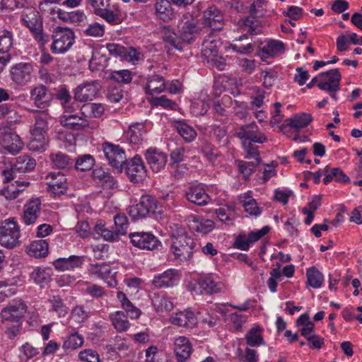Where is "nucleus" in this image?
<instances>
[{
  "instance_id": "obj_1",
  "label": "nucleus",
  "mask_w": 362,
  "mask_h": 362,
  "mask_svg": "<svg viewBox=\"0 0 362 362\" xmlns=\"http://www.w3.org/2000/svg\"><path fill=\"white\" fill-rule=\"evenodd\" d=\"M180 35L169 27L165 26L160 31V36L164 42V47L169 54L175 51H182L186 45L191 43L198 33H208L207 28H200L197 20L189 13L184 14L179 25Z\"/></svg>"
},
{
  "instance_id": "obj_2",
  "label": "nucleus",
  "mask_w": 362,
  "mask_h": 362,
  "mask_svg": "<svg viewBox=\"0 0 362 362\" xmlns=\"http://www.w3.org/2000/svg\"><path fill=\"white\" fill-rule=\"evenodd\" d=\"M28 307L21 299L10 302L1 312V322L5 334L9 339L17 337L22 329L23 317Z\"/></svg>"
},
{
  "instance_id": "obj_3",
  "label": "nucleus",
  "mask_w": 362,
  "mask_h": 362,
  "mask_svg": "<svg viewBox=\"0 0 362 362\" xmlns=\"http://www.w3.org/2000/svg\"><path fill=\"white\" fill-rule=\"evenodd\" d=\"M24 25L30 29L35 39L45 45L49 41V36L42 32V23L37 11L33 7L24 9L21 15Z\"/></svg>"
},
{
  "instance_id": "obj_4",
  "label": "nucleus",
  "mask_w": 362,
  "mask_h": 362,
  "mask_svg": "<svg viewBox=\"0 0 362 362\" xmlns=\"http://www.w3.org/2000/svg\"><path fill=\"white\" fill-rule=\"evenodd\" d=\"M52 42L50 50L53 54H64L74 45L75 35L71 29L66 27L57 26L53 29L51 35Z\"/></svg>"
},
{
  "instance_id": "obj_5",
  "label": "nucleus",
  "mask_w": 362,
  "mask_h": 362,
  "mask_svg": "<svg viewBox=\"0 0 362 362\" xmlns=\"http://www.w3.org/2000/svg\"><path fill=\"white\" fill-rule=\"evenodd\" d=\"M20 228L13 220L7 219L0 225V245L13 249L20 245Z\"/></svg>"
},
{
  "instance_id": "obj_6",
  "label": "nucleus",
  "mask_w": 362,
  "mask_h": 362,
  "mask_svg": "<svg viewBox=\"0 0 362 362\" xmlns=\"http://www.w3.org/2000/svg\"><path fill=\"white\" fill-rule=\"evenodd\" d=\"M108 164L118 173H121L127 161L126 153L119 145L105 141L102 144Z\"/></svg>"
},
{
  "instance_id": "obj_7",
  "label": "nucleus",
  "mask_w": 362,
  "mask_h": 362,
  "mask_svg": "<svg viewBox=\"0 0 362 362\" xmlns=\"http://www.w3.org/2000/svg\"><path fill=\"white\" fill-rule=\"evenodd\" d=\"M194 240L186 233L173 236L171 250L175 259L180 262L189 260L192 256Z\"/></svg>"
},
{
  "instance_id": "obj_8",
  "label": "nucleus",
  "mask_w": 362,
  "mask_h": 362,
  "mask_svg": "<svg viewBox=\"0 0 362 362\" xmlns=\"http://www.w3.org/2000/svg\"><path fill=\"white\" fill-rule=\"evenodd\" d=\"M156 200L150 195L142 196L138 203L130 206L128 214L133 221L145 218L151 211L156 208Z\"/></svg>"
},
{
  "instance_id": "obj_9",
  "label": "nucleus",
  "mask_w": 362,
  "mask_h": 362,
  "mask_svg": "<svg viewBox=\"0 0 362 362\" xmlns=\"http://www.w3.org/2000/svg\"><path fill=\"white\" fill-rule=\"evenodd\" d=\"M34 71L33 65L30 63H18L10 69V78L18 86H23L31 81Z\"/></svg>"
},
{
  "instance_id": "obj_10",
  "label": "nucleus",
  "mask_w": 362,
  "mask_h": 362,
  "mask_svg": "<svg viewBox=\"0 0 362 362\" xmlns=\"http://www.w3.org/2000/svg\"><path fill=\"white\" fill-rule=\"evenodd\" d=\"M0 143L5 150L13 155L18 153L23 147V142L19 136L6 127L0 129Z\"/></svg>"
},
{
  "instance_id": "obj_11",
  "label": "nucleus",
  "mask_w": 362,
  "mask_h": 362,
  "mask_svg": "<svg viewBox=\"0 0 362 362\" xmlns=\"http://www.w3.org/2000/svg\"><path fill=\"white\" fill-rule=\"evenodd\" d=\"M132 244L140 249L153 250L161 246V243L151 233L135 232L129 234Z\"/></svg>"
},
{
  "instance_id": "obj_12",
  "label": "nucleus",
  "mask_w": 362,
  "mask_h": 362,
  "mask_svg": "<svg viewBox=\"0 0 362 362\" xmlns=\"http://www.w3.org/2000/svg\"><path fill=\"white\" fill-rule=\"evenodd\" d=\"M235 134L241 141L263 144L267 140L266 136L259 131L255 122L240 126L237 129Z\"/></svg>"
},
{
  "instance_id": "obj_13",
  "label": "nucleus",
  "mask_w": 362,
  "mask_h": 362,
  "mask_svg": "<svg viewBox=\"0 0 362 362\" xmlns=\"http://www.w3.org/2000/svg\"><path fill=\"white\" fill-rule=\"evenodd\" d=\"M124 166L127 175L133 182H141L146 176V167L140 156H136L129 160H127Z\"/></svg>"
},
{
  "instance_id": "obj_14",
  "label": "nucleus",
  "mask_w": 362,
  "mask_h": 362,
  "mask_svg": "<svg viewBox=\"0 0 362 362\" xmlns=\"http://www.w3.org/2000/svg\"><path fill=\"white\" fill-rule=\"evenodd\" d=\"M223 286L221 282L216 281L212 276H204L197 279L192 290L197 295L213 294L221 292Z\"/></svg>"
},
{
  "instance_id": "obj_15",
  "label": "nucleus",
  "mask_w": 362,
  "mask_h": 362,
  "mask_svg": "<svg viewBox=\"0 0 362 362\" xmlns=\"http://www.w3.org/2000/svg\"><path fill=\"white\" fill-rule=\"evenodd\" d=\"M320 79L318 88L320 90L327 91H338L341 78L338 69H331L327 72L320 74Z\"/></svg>"
},
{
  "instance_id": "obj_16",
  "label": "nucleus",
  "mask_w": 362,
  "mask_h": 362,
  "mask_svg": "<svg viewBox=\"0 0 362 362\" xmlns=\"http://www.w3.org/2000/svg\"><path fill=\"white\" fill-rule=\"evenodd\" d=\"M100 88L101 86L98 81L84 83L75 89L74 98L79 102L93 100Z\"/></svg>"
},
{
  "instance_id": "obj_17",
  "label": "nucleus",
  "mask_w": 362,
  "mask_h": 362,
  "mask_svg": "<svg viewBox=\"0 0 362 362\" xmlns=\"http://www.w3.org/2000/svg\"><path fill=\"white\" fill-rule=\"evenodd\" d=\"M203 24L204 28L208 29V33L220 30L223 25V16L217 8L209 7L203 13Z\"/></svg>"
},
{
  "instance_id": "obj_18",
  "label": "nucleus",
  "mask_w": 362,
  "mask_h": 362,
  "mask_svg": "<svg viewBox=\"0 0 362 362\" xmlns=\"http://www.w3.org/2000/svg\"><path fill=\"white\" fill-rule=\"evenodd\" d=\"M47 190L54 196L64 194L67 189L66 178L62 173L52 172L45 177Z\"/></svg>"
},
{
  "instance_id": "obj_19",
  "label": "nucleus",
  "mask_w": 362,
  "mask_h": 362,
  "mask_svg": "<svg viewBox=\"0 0 362 362\" xmlns=\"http://www.w3.org/2000/svg\"><path fill=\"white\" fill-rule=\"evenodd\" d=\"M89 271L91 274L103 279L110 287L117 286L116 272L112 269L109 264L105 263L92 264L90 265Z\"/></svg>"
},
{
  "instance_id": "obj_20",
  "label": "nucleus",
  "mask_w": 362,
  "mask_h": 362,
  "mask_svg": "<svg viewBox=\"0 0 362 362\" xmlns=\"http://www.w3.org/2000/svg\"><path fill=\"white\" fill-rule=\"evenodd\" d=\"M145 158L149 167L155 173L163 170L168 160L167 155L156 148L148 149L146 151Z\"/></svg>"
},
{
  "instance_id": "obj_21",
  "label": "nucleus",
  "mask_w": 362,
  "mask_h": 362,
  "mask_svg": "<svg viewBox=\"0 0 362 362\" xmlns=\"http://www.w3.org/2000/svg\"><path fill=\"white\" fill-rule=\"evenodd\" d=\"M179 280V272L176 269H170L162 274L155 276L152 281V284L156 288H167L173 286L177 284Z\"/></svg>"
},
{
  "instance_id": "obj_22",
  "label": "nucleus",
  "mask_w": 362,
  "mask_h": 362,
  "mask_svg": "<svg viewBox=\"0 0 362 362\" xmlns=\"http://www.w3.org/2000/svg\"><path fill=\"white\" fill-rule=\"evenodd\" d=\"M60 122L62 126L73 130H81L89 126L86 118L71 114V112H65L60 117Z\"/></svg>"
},
{
  "instance_id": "obj_23",
  "label": "nucleus",
  "mask_w": 362,
  "mask_h": 362,
  "mask_svg": "<svg viewBox=\"0 0 362 362\" xmlns=\"http://www.w3.org/2000/svg\"><path fill=\"white\" fill-rule=\"evenodd\" d=\"M30 98L33 100L35 105L39 108L47 107L52 99L51 93L43 85L35 86L30 91Z\"/></svg>"
},
{
  "instance_id": "obj_24",
  "label": "nucleus",
  "mask_w": 362,
  "mask_h": 362,
  "mask_svg": "<svg viewBox=\"0 0 362 362\" xmlns=\"http://www.w3.org/2000/svg\"><path fill=\"white\" fill-rule=\"evenodd\" d=\"M41 210V202L39 199L30 200L24 206L23 221L29 226L35 223Z\"/></svg>"
},
{
  "instance_id": "obj_25",
  "label": "nucleus",
  "mask_w": 362,
  "mask_h": 362,
  "mask_svg": "<svg viewBox=\"0 0 362 362\" xmlns=\"http://www.w3.org/2000/svg\"><path fill=\"white\" fill-rule=\"evenodd\" d=\"M177 362H186L192 351V345L185 337H179L175 340V348Z\"/></svg>"
},
{
  "instance_id": "obj_26",
  "label": "nucleus",
  "mask_w": 362,
  "mask_h": 362,
  "mask_svg": "<svg viewBox=\"0 0 362 362\" xmlns=\"http://www.w3.org/2000/svg\"><path fill=\"white\" fill-rule=\"evenodd\" d=\"M185 221L190 229L204 234L209 233L214 228V223L211 221L200 218L194 214L186 216Z\"/></svg>"
},
{
  "instance_id": "obj_27",
  "label": "nucleus",
  "mask_w": 362,
  "mask_h": 362,
  "mask_svg": "<svg viewBox=\"0 0 362 362\" xmlns=\"http://www.w3.org/2000/svg\"><path fill=\"white\" fill-rule=\"evenodd\" d=\"M221 45L218 37L214 35H209L202 42V54L209 62L215 59L218 54V46Z\"/></svg>"
},
{
  "instance_id": "obj_28",
  "label": "nucleus",
  "mask_w": 362,
  "mask_h": 362,
  "mask_svg": "<svg viewBox=\"0 0 362 362\" xmlns=\"http://www.w3.org/2000/svg\"><path fill=\"white\" fill-rule=\"evenodd\" d=\"M84 259L81 256L71 255L68 258H58L53 262L54 268L60 272L74 270L81 267Z\"/></svg>"
},
{
  "instance_id": "obj_29",
  "label": "nucleus",
  "mask_w": 362,
  "mask_h": 362,
  "mask_svg": "<svg viewBox=\"0 0 362 362\" xmlns=\"http://www.w3.org/2000/svg\"><path fill=\"white\" fill-rule=\"evenodd\" d=\"M170 322L179 327L193 328L197 323V319L192 311L185 310L173 315Z\"/></svg>"
},
{
  "instance_id": "obj_30",
  "label": "nucleus",
  "mask_w": 362,
  "mask_h": 362,
  "mask_svg": "<svg viewBox=\"0 0 362 362\" xmlns=\"http://www.w3.org/2000/svg\"><path fill=\"white\" fill-rule=\"evenodd\" d=\"M186 199L194 204L204 206L209 202V197L204 188L197 185L189 187L185 192Z\"/></svg>"
},
{
  "instance_id": "obj_31",
  "label": "nucleus",
  "mask_w": 362,
  "mask_h": 362,
  "mask_svg": "<svg viewBox=\"0 0 362 362\" xmlns=\"http://www.w3.org/2000/svg\"><path fill=\"white\" fill-rule=\"evenodd\" d=\"M156 15L163 21H168L174 17L171 3L168 0H157L155 3Z\"/></svg>"
},
{
  "instance_id": "obj_32",
  "label": "nucleus",
  "mask_w": 362,
  "mask_h": 362,
  "mask_svg": "<svg viewBox=\"0 0 362 362\" xmlns=\"http://www.w3.org/2000/svg\"><path fill=\"white\" fill-rule=\"evenodd\" d=\"M165 89V80L163 76L153 75L148 78L145 91L148 95L159 94Z\"/></svg>"
},
{
  "instance_id": "obj_33",
  "label": "nucleus",
  "mask_w": 362,
  "mask_h": 362,
  "mask_svg": "<svg viewBox=\"0 0 362 362\" xmlns=\"http://www.w3.org/2000/svg\"><path fill=\"white\" fill-rule=\"evenodd\" d=\"M312 121L313 117L310 114L302 112L287 119L286 122V126L298 131L307 127Z\"/></svg>"
},
{
  "instance_id": "obj_34",
  "label": "nucleus",
  "mask_w": 362,
  "mask_h": 362,
  "mask_svg": "<svg viewBox=\"0 0 362 362\" xmlns=\"http://www.w3.org/2000/svg\"><path fill=\"white\" fill-rule=\"evenodd\" d=\"M48 139L46 135L42 133L31 132V139L28 144V148L32 151L43 152L46 150Z\"/></svg>"
},
{
  "instance_id": "obj_35",
  "label": "nucleus",
  "mask_w": 362,
  "mask_h": 362,
  "mask_svg": "<svg viewBox=\"0 0 362 362\" xmlns=\"http://www.w3.org/2000/svg\"><path fill=\"white\" fill-rule=\"evenodd\" d=\"M52 165L59 169H70L74 165V160L66 153L62 152L52 153L50 155Z\"/></svg>"
},
{
  "instance_id": "obj_36",
  "label": "nucleus",
  "mask_w": 362,
  "mask_h": 362,
  "mask_svg": "<svg viewBox=\"0 0 362 362\" xmlns=\"http://www.w3.org/2000/svg\"><path fill=\"white\" fill-rule=\"evenodd\" d=\"M48 252V243L45 240L33 241L28 247V253L33 257L40 258L45 257Z\"/></svg>"
},
{
  "instance_id": "obj_37",
  "label": "nucleus",
  "mask_w": 362,
  "mask_h": 362,
  "mask_svg": "<svg viewBox=\"0 0 362 362\" xmlns=\"http://www.w3.org/2000/svg\"><path fill=\"white\" fill-rule=\"evenodd\" d=\"M13 165L14 170H17L19 173H23L33 170L36 166V161L28 155H22L16 158Z\"/></svg>"
},
{
  "instance_id": "obj_38",
  "label": "nucleus",
  "mask_w": 362,
  "mask_h": 362,
  "mask_svg": "<svg viewBox=\"0 0 362 362\" xmlns=\"http://www.w3.org/2000/svg\"><path fill=\"white\" fill-rule=\"evenodd\" d=\"M35 123L33 129L31 130L32 132L42 133V134H47V119L49 115L47 111H37L35 113Z\"/></svg>"
},
{
  "instance_id": "obj_39",
  "label": "nucleus",
  "mask_w": 362,
  "mask_h": 362,
  "mask_svg": "<svg viewBox=\"0 0 362 362\" xmlns=\"http://www.w3.org/2000/svg\"><path fill=\"white\" fill-rule=\"evenodd\" d=\"M177 132L186 142H192L197 137L196 130L187 123L179 121L175 123Z\"/></svg>"
},
{
  "instance_id": "obj_40",
  "label": "nucleus",
  "mask_w": 362,
  "mask_h": 362,
  "mask_svg": "<svg viewBox=\"0 0 362 362\" xmlns=\"http://www.w3.org/2000/svg\"><path fill=\"white\" fill-rule=\"evenodd\" d=\"M145 134L144 125L136 123L129 126L127 135L131 143L136 144L144 139Z\"/></svg>"
},
{
  "instance_id": "obj_41",
  "label": "nucleus",
  "mask_w": 362,
  "mask_h": 362,
  "mask_svg": "<svg viewBox=\"0 0 362 362\" xmlns=\"http://www.w3.org/2000/svg\"><path fill=\"white\" fill-rule=\"evenodd\" d=\"M110 318L114 327L118 332L126 331L129 327L127 317L122 311H117L110 315Z\"/></svg>"
},
{
  "instance_id": "obj_42",
  "label": "nucleus",
  "mask_w": 362,
  "mask_h": 362,
  "mask_svg": "<svg viewBox=\"0 0 362 362\" xmlns=\"http://www.w3.org/2000/svg\"><path fill=\"white\" fill-rule=\"evenodd\" d=\"M308 284L314 288H320L324 281L322 274L315 267L308 269L306 272Z\"/></svg>"
},
{
  "instance_id": "obj_43",
  "label": "nucleus",
  "mask_w": 362,
  "mask_h": 362,
  "mask_svg": "<svg viewBox=\"0 0 362 362\" xmlns=\"http://www.w3.org/2000/svg\"><path fill=\"white\" fill-rule=\"evenodd\" d=\"M240 27L243 31L251 35H257L262 32V26L259 20L255 17H248L243 21Z\"/></svg>"
},
{
  "instance_id": "obj_44",
  "label": "nucleus",
  "mask_w": 362,
  "mask_h": 362,
  "mask_svg": "<svg viewBox=\"0 0 362 362\" xmlns=\"http://www.w3.org/2000/svg\"><path fill=\"white\" fill-rule=\"evenodd\" d=\"M284 45L279 40H271L262 48V52L271 57L281 54L284 52Z\"/></svg>"
},
{
  "instance_id": "obj_45",
  "label": "nucleus",
  "mask_w": 362,
  "mask_h": 362,
  "mask_svg": "<svg viewBox=\"0 0 362 362\" xmlns=\"http://www.w3.org/2000/svg\"><path fill=\"white\" fill-rule=\"evenodd\" d=\"M245 339L247 344L250 346H258L264 344L259 327L251 328L246 334Z\"/></svg>"
},
{
  "instance_id": "obj_46",
  "label": "nucleus",
  "mask_w": 362,
  "mask_h": 362,
  "mask_svg": "<svg viewBox=\"0 0 362 362\" xmlns=\"http://www.w3.org/2000/svg\"><path fill=\"white\" fill-rule=\"evenodd\" d=\"M215 213L219 220L226 224H233V215L235 213L233 205H226L216 209Z\"/></svg>"
},
{
  "instance_id": "obj_47",
  "label": "nucleus",
  "mask_w": 362,
  "mask_h": 362,
  "mask_svg": "<svg viewBox=\"0 0 362 362\" xmlns=\"http://www.w3.org/2000/svg\"><path fill=\"white\" fill-rule=\"evenodd\" d=\"M13 33L7 30H3L0 35V53L9 54L8 52L13 47Z\"/></svg>"
},
{
  "instance_id": "obj_48",
  "label": "nucleus",
  "mask_w": 362,
  "mask_h": 362,
  "mask_svg": "<svg viewBox=\"0 0 362 362\" xmlns=\"http://www.w3.org/2000/svg\"><path fill=\"white\" fill-rule=\"evenodd\" d=\"M152 304L158 311H170L173 308L171 300L164 296H156L152 299Z\"/></svg>"
},
{
  "instance_id": "obj_49",
  "label": "nucleus",
  "mask_w": 362,
  "mask_h": 362,
  "mask_svg": "<svg viewBox=\"0 0 362 362\" xmlns=\"http://www.w3.org/2000/svg\"><path fill=\"white\" fill-rule=\"evenodd\" d=\"M23 191V188H20L15 182H8L0 189V195L8 200H13Z\"/></svg>"
},
{
  "instance_id": "obj_50",
  "label": "nucleus",
  "mask_w": 362,
  "mask_h": 362,
  "mask_svg": "<svg viewBox=\"0 0 362 362\" xmlns=\"http://www.w3.org/2000/svg\"><path fill=\"white\" fill-rule=\"evenodd\" d=\"M30 277L33 281L40 286L44 287L47 285L51 279V276L45 269L37 268L30 274Z\"/></svg>"
},
{
  "instance_id": "obj_51",
  "label": "nucleus",
  "mask_w": 362,
  "mask_h": 362,
  "mask_svg": "<svg viewBox=\"0 0 362 362\" xmlns=\"http://www.w3.org/2000/svg\"><path fill=\"white\" fill-rule=\"evenodd\" d=\"M95 160L90 155H83L78 158L75 162V168L78 170L86 171L92 169Z\"/></svg>"
},
{
  "instance_id": "obj_52",
  "label": "nucleus",
  "mask_w": 362,
  "mask_h": 362,
  "mask_svg": "<svg viewBox=\"0 0 362 362\" xmlns=\"http://www.w3.org/2000/svg\"><path fill=\"white\" fill-rule=\"evenodd\" d=\"M104 107L101 104L98 103H88L85 104L81 107V114L85 115L88 113L90 117H98L103 115Z\"/></svg>"
},
{
  "instance_id": "obj_53",
  "label": "nucleus",
  "mask_w": 362,
  "mask_h": 362,
  "mask_svg": "<svg viewBox=\"0 0 362 362\" xmlns=\"http://www.w3.org/2000/svg\"><path fill=\"white\" fill-rule=\"evenodd\" d=\"M110 78L122 83H129L132 81V73L127 69H122L118 71H112L110 74Z\"/></svg>"
},
{
  "instance_id": "obj_54",
  "label": "nucleus",
  "mask_w": 362,
  "mask_h": 362,
  "mask_svg": "<svg viewBox=\"0 0 362 362\" xmlns=\"http://www.w3.org/2000/svg\"><path fill=\"white\" fill-rule=\"evenodd\" d=\"M122 58L135 64L144 59V54L139 48L126 47L125 55H123Z\"/></svg>"
},
{
  "instance_id": "obj_55",
  "label": "nucleus",
  "mask_w": 362,
  "mask_h": 362,
  "mask_svg": "<svg viewBox=\"0 0 362 362\" xmlns=\"http://www.w3.org/2000/svg\"><path fill=\"white\" fill-rule=\"evenodd\" d=\"M247 38V35L244 34L239 37L238 39L235 40V43L230 45L232 49L236 52L240 54H246L250 53L253 50V46L250 42L247 43L246 45H242L240 42L244 39Z\"/></svg>"
},
{
  "instance_id": "obj_56",
  "label": "nucleus",
  "mask_w": 362,
  "mask_h": 362,
  "mask_svg": "<svg viewBox=\"0 0 362 362\" xmlns=\"http://www.w3.org/2000/svg\"><path fill=\"white\" fill-rule=\"evenodd\" d=\"M49 302L52 310L57 313L59 316H64L68 313V309L59 296H52L49 298Z\"/></svg>"
},
{
  "instance_id": "obj_57",
  "label": "nucleus",
  "mask_w": 362,
  "mask_h": 362,
  "mask_svg": "<svg viewBox=\"0 0 362 362\" xmlns=\"http://www.w3.org/2000/svg\"><path fill=\"white\" fill-rule=\"evenodd\" d=\"M83 344V337L78 332L71 334L64 343V348L76 349Z\"/></svg>"
},
{
  "instance_id": "obj_58",
  "label": "nucleus",
  "mask_w": 362,
  "mask_h": 362,
  "mask_svg": "<svg viewBox=\"0 0 362 362\" xmlns=\"http://www.w3.org/2000/svg\"><path fill=\"white\" fill-rule=\"evenodd\" d=\"M115 230L119 235H125L129 226L127 217L124 214H117L114 218Z\"/></svg>"
},
{
  "instance_id": "obj_59",
  "label": "nucleus",
  "mask_w": 362,
  "mask_h": 362,
  "mask_svg": "<svg viewBox=\"0 0 362 362\" xmlns=\"http://www.w3.org/2000/svg\"><path fill=\"white\" fill-rule=\"evenodd\" d=\"M83 33L85 35L90 37H102L105 33V28L104 25L98 23H93L88 25V26L84 29Z\"/></svg>"
},
{
  "instance_id": "obj_60",
  "label": "nucleus",
  "mask_w": 362,
  "mask_h": 362,
  "mask_svg": "<svg viewBox=\"0 0 362 362\" xmlns=\"http://www.w3.org/2000/svg\"><path fill=\"white\" fill-rule=\"evenodd\" d=\"M105 19L110 23H115L118 19V13L117 11L113 10L110 5L104 8H100L99 13L97 15Z\"/></svg>"
},
{
  "instance_id": "obj_61",
  "label": "nucleus",
  "mask_w": 362,
  "mask_h": 362,
  "mask_svg": "<svg viewBox=\"0 0 362 362\" xmlns=\"http://www.w3.org/2000/svg\"><path fill=\"white\" fill-rule=\"evenodd\" d=\"M57 98L63 104L66 112H72V106L69 105L71 96L66 89H60L57 93Z\"/></svg>"
},
{
  "instance_id": "obj_62",
  "label": "nucleus",
  "mask_w": 362,
  "mask_h": 362,
  "mask_svg": "<svg viewBox=\"0 0 362 362\" xmlns=\"http://www.w3.org/2000/svg\"><path fill=\"white\" fill-rule=\"evenodd\" d=\"M243 148L246 153L245 158H257L259 156L258 147L255 146L254 142L241 141Z\"/></svg>"
},
{
  "instance_id": "obj_63",
  "label": "nucleus",
  "mask_w": 362,
  "mask_h": 362,
  "mask_svg": "<svg viewBox=\"0 0 362 362\" xmlns=\"http://www.w3.org/2000/svg\"><path fill=\"white\" fill-rule=\"evenodd\" d=\"M90 311L82 305H76L71 311V315L78 322L86 321L89 317Z\"/></svg>"
},
{
  "instance_id": "obj_64",
  "label": "nucleus",
  "mask_w": 362,
  "mask_h": 362,
  "mask_svg": "<svg viewBox=\"0 0 362 362\" xmlns=\"http://www.w3.org/2000/svg\"><path fill=\"white\" fill-rule=\"evenodd\" d=\"M78 357L85 362H100L97 352L93 349H85L79 352Z\"/></svg>"
}]
</instances>
